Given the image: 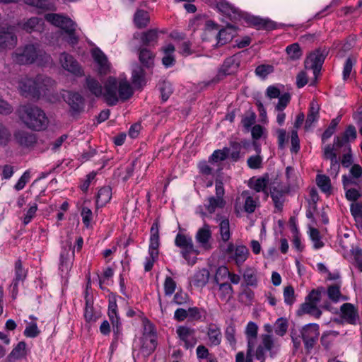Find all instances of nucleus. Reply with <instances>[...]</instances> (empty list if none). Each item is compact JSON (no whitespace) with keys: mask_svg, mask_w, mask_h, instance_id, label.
I'll return each instance as SVG.
<instances>
[{"mask_svg":"<svg viewBox=\"0 0 362 362\" xmlns=\"http://www.w3.org/2000/svg\"><path fill=\"white\" fill-rule=\"evenodd\" d=\"M233 37V33H228V29L221 28L219 30L217 38L219 43L225 44Z\"/></svg>","mask_w":362,"mask_h":362,"instance_id":"obj_63","label":"nucleus"},{"mask_svg":"<svg viewBox=\"0 0 362 362\" xmlns=\"http://www.w3.org/2000/svg\"><path fill=\"white\" fill-rule=\"evenodd\" d=\"M339 124V120L337 119H334L331 121L329 127L324 132L322 135V141L325 142L334 133L337 126Z\"/></svg>","mask_w":362,"mask_h":362,"instance_id":"obj_54","label":"nucleus"},{"mask_svg":"<svg viewBox=\"0 0 362 362\" xmlns=\"http://www.w3.org/2000/svg\"><path fill=\"white\" fill-rule=\"evenodd\" d=\"M207 335L210 343L213 346H218L221 342V332L215 324H210L208 327Z\"/></svg>","mask_w":362,"mask_h":362,"instance_id":"obj_36","label":"nucleus"},{"mask_svg":"<svg viewBox=\"0 0 362 362\" xmlns=\"http://www.w3.org/2000/svg\"><path fill=\"white\" fill-rule=\"evenodd\" d=\"M216 7L224 16L230 21H237L241 17L239 10L224 0L218 1Z\"/></svg>","mask_w":362,"mask_h":362,"instance_id":"obj_19","label":"nucleus"},{"mask_svg":"<svg viewBox=\"0 0 362 362\" xmlns=\"http://www.w3.org/2000/svg\"><path fill=\"white\" fill-rule=\"evenodd\" d=\"M354 265L362 272V251L356 250L354 252Z\"/></svg>","mask_w":362,"mask_h":362,"instance_id":"obj_64","label":"nucleus"},{"mask_svg":"<svg viewBox=\"0 0 362 362\" xmlns=\"http://www.w3.org/2000/svg\"><path fill=\"white\" fill-rule=\"evenodd\" d=\"M284 302L287 305H292L296 301L295 291L292 286L289 285L284 289Z\"/></svg>","mask_w":362,"mask_h":362,"instance_id":"obj_50","label":"nucleus"},{"mask_svg":"<svg viewBox=\"0 0 362 362\" xmlns=\"http://www.w3.org/2000/svg\"><path fill=\"white\" fill-rule=\"evenodd\" d=\"M211 238V231L210 226L208 224H204V226L199 228L196 235V240L204 247L209 248L207 247L209 240Z\"/></svg>","mask_w":362,"mask_h":362,"instance_id":"obj_31","label":"nucleus"},{"mask_svg":"<svg viewBox=\"0 0 362 362\" xmlns=\"http://www.w3.org/2000/svg\"><path fill=\"white\" fill-rule=\"evenodd\" d=\"M157 346L156 339L151 338L145 339L141 347V350L146 356H150L156 349Z\"/></svg>","mask_w":362,"mask_h":362,"instance_id":"obj_47","label":"nucleus"},{"mask_svg":"<svg viewBox=\"0 0 362 362\" xmlns=\"http://www.w3.org/2000/svg\"><path fill=\"white\" fill-rule=\"evenodd\" d=\"M85 88H86L92 95L97 98L103 95V86L100 82L90 76L86 78Z\"/></svg>","mask_w":362,"mask_h":362,"instance_id":"obj_28","label":"nucleus"},{"mask_svg":"<svg viewBox=\"0 0 362 362\" xmlns=\"http://www.w3.org/2000/svg\"><path fill=\"white\" fill-rule=\"evenodd\" d=\"M274 68L271 65H259L255 69V74L261 78H265L268 74L272 73Z\"/></svg>","mask_w":362,"mask_h":362,"instance_id":"obj_59","label":"nucleus"},{"mask_svg":"<svg viewBox=\"0 0 362 362\" xmlns=\"http://www.w3.org/2000/svg\"><path fill=\"white\" fill-rule=\"evenodd\" d=\"M26 344L25 341H20L16 347L8 354V358L9 361L12 359H19L26 355Z\"/></svg>","mask_w":362,"mask_h":362,"instance_id":"obj_43","label":"nucleus"},{"mask_svg":"<svg viewBox=\"0 0 362 362\" xmlns=\"http://www.w3.org/2000/svg\"><path fill=\"white\" fill-rule=\"evenodd\" d=\"M226 252L230 257H233L236 264L240 266L247 259V248L243 245L235 247L233 243H230Z\"/></svg>","mask_w":362,"mask_h":362,"instance_id":"obj_15","label":"nucleus"},{"mask_svg":"<svg viewBox=\"0 0 362 362\" xmlns=\"http://www.w3.org/2000/svg\"><path fill=\"white\" fill-rule=\"evenodd\" d=\"M50 78L38 74L34 78H27L20 82L19 88L22 95L26 98L38 99L47 88Z\"/></svg>","mask_w":362,"mask_h":362,"instance_id":"obj_2","label":"nucleus"},{"mask_svg":"<svg viewBox=\"0 0 362 362\" xmlns=\"http://www.w3.org/2000/svg\"><path fill=\"white\" fill-rule=\"evenodd\" d=\"M319 334V326L317 324H310L302 329L301 336L307 351L314 347Z\"/></svg>","mask_w":362,"mask_h":362,"instance_id":"obj_10","label":"nucleus"},{"mask_svg":"<svg viewBox=\"0 0 362 362\" xmlns=\"http://www.w3.org/2000/svg\"><path fill=\"white\" fill-rule=\"evenodd\" d=\"M351 212L354 217L356 225L362 223V203L354 202L351 204Z\"/></svg>","mask_w":362,"mask_h":362,"instance_id":"obj_48","label":"nucleus"},{"mask_svg":"<svg viewBox=\"0 0 362 362\" xmlns=\"http://www.w3.org/2000/svg\"><path fill=\"white\" fill-rule=\"evenodd\" d=\"M269 176L268 173L264 174L259 177L250 178V188L253 189L255 192H263L265 193L266 197L268 196L267 187L269 184Z\"/></svg>","mask_w":362,"mask_h":362,"instance_id":"obj_25","label":"nucleus"},{"mask_svg":"<svg viewBox=\"0 0 362 362\" xmlns=\"http://www.w3.org/2000/svg\"><path fill=\"white\" fill-rule=\"evenodd\" d=\"M18 117L29 129L40 131L47 128L49 119L40 107L33 105H25L19 107Z\"/></svg>","mask_w":362,"mask_h":362,"instance_id":"obj_1","label":"nucleus"},{"mask_svg":"<svg viewBox=\"0 0 362 362\" xmlns=\"http://www.w3.org/2000/svg\"><path fill=\"white\" fill-rule=\"evenodd\" d=\"M17 143L25 148L33 147L37 142L35 134L25 130H18L14 134Z\"/></svg>","mask_w":362,"mask_h":362,"instance_id":"obj_18","label":"nucleus"},{"mask_svg":"<svg viewBox=\"0 0 362 362\" xmlns=\"http://www.w3.org/2000/svg\"><path fill=\"white\" fill-rule=\"evenodd\" d=\"M18 38L15 28L9 25L0 29V51L13 49L17 44Z\"/></svg>","mask_w":362,"mask_h":362,"instance_id":"obj_8","label":"nucleus"},{"mask_svg":"<svg viewBox=\"0 0 362 362\" xmlns=\"http://www.w3.org/2000/svg\"><path fill=\"white\" fill-rule=\"evenodd\" d=\"M250 27H254L257 30H272L276 28V24L269 19L250 16Z\"/></svg>","mask_w":362,"mask_h":362,"instance_id":"obj_23","label":"nucleus"},{"mask_svg":"<svg viewBox=\"0 0 362 362\" xmlns=\"http://www.w3.org/2000/svg\"><path fill=\"white\" fill-rule=\"evenodd\" d=\"M108 317L112 325L114 333L116 335L119 334L121 332V322L119 321V317H118L117 312L115 311L113 312V313H110V312H108Z\"/></svg>","mask_w":362,"mask_h":362,"instance_id":"obj_51","label":"nucleus"},{"mask_svg":"<svg viewBox=\"0 0 362 362\" xmlns=\"http://www.w3.org/2000/svg\"><path fill=\"white\" fill-rule=\"evenodd\" d=\"M175 281L170 276H167L164 282L165 294L166 296L172 295L175 292Z\"/></svg>","mask_w":362,"mask_h":362,"instance_id":"obj_57","label":"nucleus"},{"mask_svg":"<svg viewBox=\"0 0 362 362\" xmlns=\"http://www.w3.org/2000/svg\"><path fill=\"white\" fill-rule=\"evenodd\" d=\"M150 22V16L148 11L138 9L134 16V23L139 29L146 28Z\"/></svg>","mask_w":362,"mask_h":362,"instance_id":"obj_30","label":"nucleus"},{"mask_svg":"<svg viewBox=\"0 0 362 362\" xmlns=\"http://www.w3.org/2000/svg\"><path fill=\"white\" fill-rule=\"evenodd\" d=\"M310 235L314 243V247L315 249H319L323 247L324 243L321 240L320 232L317 229L311 228L310 229Z\"/></svg>","mask_w":362,"mask_h":362,"instance_id":"obj_53","label":"nucleus"},{"mask_svg":"<svg viewBox=\"0 0 362 362\" xmlns=\"http://www.w3.org/2000/svg\"><path fill=\"white\" fill-rule=\"evenodd\" d=\"M325 55L319 49L310 53L305 61V67L307 69H312L314 76L317 77L320 74L322 65L325 61Z\"/></svg>","mask_w":362,"mask_h":362,"instance_id":"obj_11","label":"nucleus"},{"mask_svg":"<svg viewBox=\"0 0 362 362\" xmlns=\"http://www.w3.org/2000/svg\"><path fill=\"white\" fill-rule=\"evenodd\" d=\"M159 238H150L149 255L154 257H158Z\"/></svg>","mask_w":362,"mask_h":362,"instance_id":"obj_62","label":"nucleus"},{"mask_svg":"<svg viewBox=\"0 0 362 362\" xmlns=\"http://www.w3.org/2000/svg\"><path fill=\"white\" fill-rule=\"evenodd\" d=\"M155 57V54L146 47L139 49V60L143 68L152 70L154 66Z\"/></svg>","mask_w":362,"mask_h":362,"instance_id":"obj_22","label":"nucleus"},{"mask_svg":"<svg viewBox=\"0 0 362 362\" xmlns=\"http://www.w3.org/2000/svg\"><path fill=\"white\" fill-rule=\"evenodd\" d=\"M131 80L136 89L141 90L146 86V72L143 66L137 64L133 66Z\"/></svg>","mask_w":362,"mask_h":362,"instance_id":"obj_20","label":"nucleus"},{"mask_svg":"<svg viewBox=\"0 0 362 362\" xmlns=\"http://www.w3.org/2000/svg\"><path fill=\"white\" fill-rule=\"evenodd\" d=\"M59 61L62 66L64 69L78 76L83 75V72L81 66L71 54L66 52H62L60 54Z\"/></svg>","mask_w":362,"mask_h":362,"instance_id":"obj_12","label":"nucleus"},{"mask_svg":"<svg viewBox=\"0 0 362 362\" xmlns=\"http://www.w3.org/2000/svg\"><path fill=\"white\" fill-rule=\"evenodd\" d=\"M177 334L180 340L185 343L186 349L192 348L197 344L195 330L186 326H180L177 329Z\"/></svg>","mask_w":362,"mask_h":362,"instance_id":"obj_14","label":"nucleus"},{"mask_svg":"<svg viewBox=\"0 0 362 362\" xmlns=\"http://www.w3.org/2000/svg\"><path fill=\"white\" fill-rule=\"evenodd\" d=\"M320 106L315 99H313L309 107V111L305 120V128L308 129L311 127L313 122L317 121L319 118Z\"/></svg>","mask_w":362,"mask_h":362,"instance_id":"obj_26","label":"nucleus"},{"mask_svg":"<svg viewBox=\"0 0 362 362\" xmlns=\"http://www.w3.org/2000/svg\"><path fill=\"white\" fill-rule=\"evenodd\" d=\"M251 135L253 141V146L256 153H260L261 148L257 143V140L263 138L266 139L267 136V129L261 124H255L250 129Z\"/></svg>","mask_w":362,"mask_h":362,"instance_id":"obj_24","label":"nucleus"},{"mask_svg":"<svg viewBox=\"0 0 362 362\" xmlns=\"http://www.w3.org/2000/svg\"><path fill=\"white\" fill-rule=\"evenodd\" d=\"M271 197L275 204L276 207H280L282 206L283 203V197L284 192L283 191L277 190L276 188H273L271 189Z\"/></svg>","mask_w":362,"mask_h":362,"instance_id":"obj_58","label":"nucleus"},{"mask_svg":"<svg viewBox=\"0 0 362 362\" xmlns=\"http://www.w3.org/2000/svg\"><path fill=\"white\" fill-rule=\"evenodd\" d=\"M118 86L117 79L114 76H109L104 84L105 93H103V95L107 104L110 106L115 105L119 100L117 95Z\"/></svg>","mask_w":362,"mask_h":362,"instance_id":"obj_9","label":"nucleus"},{"mask_svg":"<svg viewBox=\"0 0 362 362\" xmlns=\"http://www.w3.org/2000/svg\"><path fill=\"white\" fill-rule=\"evenodd\" d=\"M249 144L246 140L241 141L240 143L236 141L231 142L230 147L228 148L230 149L229 156L234 161H236L240 157L241 147L247 148Z\"/></svg>","mask_w":362,"mask_h":362,"instance_id":"obj_41","label":"nucleus"},{"mask_svg":"<svg viewBox=\"0 0 362 362\" xmlns=\"http://www.w3.org/2000/svg\"><path fill=\"white\" fill-rule=\"evenodd\" d=\"M85 299H86V307L84 310V317L86 322H95L98 317L95 315L93 312V302L92 297H89L88 293L86 292L85 293Z\"/></svg>","mask_w":362,"mask_h":362,"instance_id":"obj_39","label":"nucleus"},{"mask_svg":"<svg viewBox=\"0 0 362 362\" xmlns=\"http://www.w3.org/2000/svg\"><path fill=\"white\" fill-rule=\"evenodd\" d=\"M235 211L237 215H240L241 212H249V192L245 190L240 196L235 199Z\"/></svg>","mask_w":362,"mask_h":362,"instance_id":"obj_27","label":"nucleus"},{"mask_svg":"<svg viewBox=\"0 0 362 362\" xmlns=\"http://www.w3.org/2000/svg\"><path fill=\"white\" fill-rule=\"evenodd\" d=\"M165 56L162 59V63L165 67H170L175 63V58L173 53L175 50V46L173 44H169L166 47L161 48Z\"/></svg>","mask_w":362,"mask_h":362,"instance_id":"obj_34","label":"nucleus"},{"mask_svg":"<svg viewBox=\"0 0 362 362\" xmlns=\"http://www.w3.org/2000/svg\"><path fill=\"white\" fill-rule=\"evenodd\" d=\"M209 204H206V209L209 214H213L216 208H223L226 204L223 199H218L217 197H211L209 198Z\"/></svg>","mask_w":362,"mask_h":362,"instance_id":"obj_45","label":"nucleus"},{"mask_svg":"<svg viewBox=\"0 0 362 362\" xmlns=\"http://www.w3.org/2000/svg\"><path fill=\"white\" fill-rule=\"evenodd\" d=\"M277 104L275 106V110L283 112L291 101V95L288 93L281 94L279 98Z\"/></svg>","mask_w":362,"mask_h":362,"instance_id":"obj_49","label":"nucleus"},{"mask_svg":"<svg viewBox=\"0 0 362 362\" xmlns=\"http://www.w3.org/2000/svg\"><path fill=\"white\" fill-rule=\"evenodd\" d=\"M40 50L37 44H26L18 47L11 54L13 62L19 65L33 64L40 56Z\"/></svg>","mask_w":362,"mask_h":362,"instance_id":"obj_4","label":"nucleus"},{"mask_svg":"<svg viewBox=\"0 0 362 362\" xmlns=\"http://www.w3.org/2000/svg\"><path fill=\"white\" fill-rule=\"evenodd\" d=\"M341 317L347 323L356 325L359 319L357 309L354 305L349 303H344L341 308Z\"/></svg>","mask_w":362,"mask_h":362,"instance_id":"obj_17","label":"nucleus"},{"mask_svg":"<svg viewBox=\"0 0 362 362\" xmlns=\"http://www.w3.org/2000/svg\"><path fill=\"white\" fill-rule=\"evenodd\" d=\"M41 21L42 19L40 18L31 17L24 22L19 23L18 25L26 33H31L35 30L36 26L38 25Z\"/></svg>","mask_w":362,"mask_h":362,"instance_id":"obj_42","label":"nucleus"},{"mask_svg":"<svg viewBox=\"0 0 362 362\" xmlns=\"http://www.w3.org/2000/svg\"><path fill=\"white\" fill-rule=\"evenodd\" d=\"M175 245L181 249V255L188 264L194 265L197 262V258L196 257L191 258L190 255H197L199 252L194 248L192 239L190 237L179 233L175 237Z\"/></svg>","mask_w":362,"mask_h":362,"instance_id":"obj_6","label":"nucleus"},{"mask_svg":"<svg viewBox=\"0 0 362 362\" xmlns=\"http://www.w3.org/2000/svg\"><path fill=\"white\" fill-rule=\"evenodd\" d=\"M230 272L226 267L221 266L219 267L216 272V274L214 276V281L216 283L219 284V281L223 280L227 276H229Z\"/></svg>","mask_w":362,"mask_h":362,"instance_id":"obj_61","label":"nucleus"},{"mask_svg":"<svg viewBox=\"0 0 362 362\" xmlns=\"http://www.w3.org/2000/svg\"><path fill=\"white\" fill-rule=\"evenodd\" d=\"M112 197V189L110 186H105L100 188L96 197L97 206H103Z\"/></svg>","mask_w":362,"mask_h":362,"instance_id":"obj_37","label":"nucleus"},{"mask_svg":"<svg viewBox=\"0 0 362 362\" xmlns=\"http://www.w3.org/2000/svg\"><path fill=\"white\" fill-rule=\"evenodd\" d=\"M247 53V49H245L236 54H234L232 57L226 59L223 62V64L219 69L217 75L214 78L206 83V86H209L210 85L216 83L223 80L226 76L235 73L240 65V58L241 55L243 54H246Z\"/></svg>","mask_w":362,"mask_h":362,"instance_id":"obj_5","label":"nucleus"},{"mask_svg":"<svg viewBox=\"0 0 362 362\" xmlns=\"http://www.w3.org/2000/svg\"><path fill=\"white\" fill-rule=\"evenodd\" d=\"M340 288V283H336L334 284L329 285L327 287V296L332 301L337 303L341 299H346V298L344 297V296L341 293Z\"/></svg>","mask_w":362,"mask_h":362,"instance_id":"obj_38","label":"nucleus"},{"mask_svg":"<svg viewBox=\"0 0 362 362\" xmlns=\"http://www.w3.org/2000/svg\"><path fill=\"white\" fill-rule=\"evenodd\" d=\"M230 149L225 147L223 149L216 150L209 158V163L214 164L225 160L228 158Z\"/></svg>","mask_w":362,"mask_h":362,"instance_id":"obj_40","label":"nucleus"},{"mask_svg":"<svg viewBox=\"0 0 362 362\" xmlns=\"http://www.w3.org/2000/svg\"><path fill=\"white\" fill-rule=\"evenodd\" d=\"M220 233L221 238L224 242H226L230 238V228L229 221L228 219H223L220 223Z\"/></svg>","mask_w":362,"mask_h":362,"instance_id":"obj_52","label":"nucleus"},{"mask_svg":"<svg viewBox=\"0 0 362 362\" xmlns=\"http://www.w3.org/2000/svg\"><path fill=\"white\" fill-rule=\"evenodd\" d=\"M316 185L320 190L327 196L332 194L333 187L331 184L330 178L322 174H317L316 176Z\"/></svg>","mask_w":362,"mask_h":362,"instance_id":"obj_29","label":"nucleus"},{"mask_svg":"<svg viewBox=\"0 0 362 362\" xmlns=\"http://www.w3.org/2000/svg\"><path fill=\"white\" fill-rule=\"evenodd\" d=\"M356 60L354 57H349L344 64V70H343V78L344 79H347L351 74L353 66L355 64Z\"/></svg>","mask_w":362,"mask_h":362,"instance_id":"obj_55","label":"nucleus"},{"mask_svg":"<svg viewBox=\"0 0 362 362\" xmlns=\"http://www.w3.org/2000/svg\"><path fill=\"white\" fill-rule=\"evenodd\" d=\"M158 86L160 92L163 102L167 101L173 93V88L171 83L166 81H162L159 82Z\"/></svg>","mask_w":362,"mask_h":362,"instance_id":"obj_44","label":"nucleus"},{"mask_svg":"<svg viewBox=\"0 0 362 362\" xmlns=\"http://www.w3.org/2000/svg\"><path fill=\"white\" fill-rule=\"evenodd\" d=\"M64 98L70 107L71 116L74 117L83 112L85 99L79 93L68 91Z\"/></svg>","mask_w":362,"mask_h":362,"instance_id":"obj_7","label":"nucleus"},{"mask_svg":"<svg viewBox=\"0 0 362 362\" xmlns=\"http://www.w3.org/2000/svg\"><path fill=\"white\" fill-rule=\"evenodd\" d=\"M286 54L291 60H296L302 56V50L298 43L288 45L286 49Z\"/></svg>","mask_w":362,"mask_h":362,"instance_id":"obj_46","label":"nucleus"},{"mask_svg":"<svg viewBox=\"0 0 362 362\" xmlns=\"http://www.w3.org/2000/svg\"><path fill=\"white\" fill-rule=\"evenodd\" d=\"M158 39V30L157 29H150L141 33V40L144 46H154Z\"/></svg>","mask_w":362,"mask_h":362,"instance_id":"obj_33","label":"nucleus"},{"mask_svg":"<svg viewBox=\"0 0 362 362\" xmlns=\"http://www.w3.org/2000/svg\"><path fill=\"white\" fill-rule=\"evenodd\" d=\"M323 288H317L313 289L309 294L305 297V302L302 303L297 310L298 316H302L305 314L320 318L322 315V311L317 307V304L321 299V293Z\"/></svg>","mask_w":362,"mask_h":362,"instance_id":"obj_3","label":"nucleus"},{"mask_svg":"<svg viewBox=\"0 0 362 362\" xmlns=\"http://www.w3.org/2000/svg\"><path fill=\"white\" fill-rule=\"evenodd\" d=\"M288 323L286 319H278L275 323V332L279 336H283L287 331Z\"/></svg>","mask_w":362,"mask_h":362,"instance_id":"obj_56","label":"nucleus"},{"mask_svg":"<svg viewBox=\"0 0 362 362\" xmlns=\"http://www.w3.org/2000/svg\"><path fill=\"white\" fill-rule=\"evenodd\" d=\"M45 19L65 33L69 29L76 26V24L70 18L57 13H48L45 16Z\"/></svg>","mask_w":362,"mask_h":362,"instance_id":"obj_13","label":"nucleus"},{"mask_svg":"<svg viewBox=\"0 0 362 362\" xmlns=\"http://www.w3.org/2000/svg\"><path fill=\"white\" fill-rule=\"evenodd\" d=\"M209 276L210 272L206 269L197 271L194 274L192 279L194 286L196 287H204L209 281Z\"/></svg>","mask_w":362,"mask_h":362,"instance_id":"obj_35","label":"nucleus"},{"mask_svg":"<svg viewBox=\"0 0 362 362\" xmlns=\"http://www.w3.org/2000/svg\"><path fill=\"white\" fill-rule=\"evenodd\" d=\"M323 158L326 160H330V163H331V166H330V170H329L330 174L334 175V176H337L339 173L340 165H339V160L337 158V153L335 152V150H334V145L333 146L327 145L324 147Z\"/></svg>","mask_w":362,"mask_h":362,"instance_id":"obj_16","label":"nucleus"},{"mask_svg":"<svg viewBox=\"0 0 362 362\" xmlns=\"http://www.w3.org/2000/svg\"><path fill=\"white\" fill-rule=\"evenodd\" d=\"M93 56L98 65V74L100 76L107 75L110 71V64L105 54L100 49H96Z\"/></svg>","mask_w":362,"mask_h":362,"instance_id":"obj_21","label":"nucleus"},{"mask_svg":"<svg viewBox=\"0 0 362 362\" xmlns=\"http://www.w3.org/2000/svg\"><path fill=\"white\" fill-rule=\"evenodd\" d=\"M66 33L68 35L67 37L65 38V40L71 45L74 47L78 43L79 37L76 34V27L72 28L71 29H69Z\"/></svg>","mask_w":362,"mask_h":362,"instance_id":"obj_60","label":"nucleus"},{"mask_svg":"<svg viewBox=\"0 0 362 362\" xmlns=\"http://www.w3.org/2000/svg\"><path fill=\"white\" fill-rule=\"evenodd\" d=\"M118 93L119 99L122 101L129 100L133 95V89L126 79L121 80L119 82Z\"/></svg>","mask_w":362,"mask_h":362,"instance_id":"obj_32","label":"nucleus"}]
</instances>
